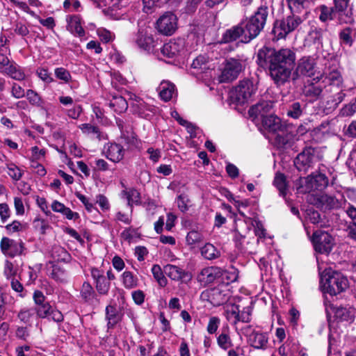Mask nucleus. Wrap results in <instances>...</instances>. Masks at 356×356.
I'll return each instance as SVG.
<instances>
[{
    "label": "nucleus",
    "mask_w": 356,
    "mask_h": 356,
    "mask_svg": "<svg viewBox=\"0 0 356 356\" xmlns=\"http://www.w3.org/2000/svg\"><path fill=\"white\" fill-rule=\"evenodd\" d=\"M295 61V52L288 48L275 51L264 47L257 55L259 65L268 69L270 77L277 86L284 85L289 81Z\"/></svg>",
    "instance_id": "obj_1"
},
{
    "label": "nucleus",
    "mask_w": 356,
    "mask_h": 356,
    "mask_svg": "<svg viewBox=\"0 0 356 356\" xmlns=\"http://www.w3.org/2000/svg\"><path fill=\"white\" fill-rule=\"evenodd\" d=\"M321 282L323 291L332 296L344 291L348 287L346 277L337 271H325L321 275Z\"/></svg>",
    "instance_id": "obj_2"
},
{
    "label": "nucleus",
    "mask_w": 356,
    "mask_h": 356,
    "mask_svg": "<svg viewBox=\"0 0 356 356\" xmlns=\"http://www.w3.org/2000/svg\"><path fill=\"white\" fill-rule=\"evenodd\" d=\"M257 86L250 79H243L230 92L232 103L242 105L247 103L255 93Z\"/></svg>",
    "instance_id": "obj_3"
},
{
    "label": "nucleus",
    "mask_w": 356,
    "mask_h": 356,
    "mask_svg": "<svg viewBox=\"0 0 356 356\" xmlns=\"http://www.w3.org/2000/svg\"><path fill=\"white\" fill-rule=\"evenodd\" d=\"M309 202L321 209L332 210L341 207L345 200L341 194L337 196L323 193L310 196Z\"/></svg>",
    "instance_id": "obj_4"
},
{
    "label": "nucleus",
    "mask_w": 356,
    "mask_h": 356,
    "mask_svg": "<svg viewBox=\"0 0 356 356\" xmlns=\"http://www.w3.org/2000/svg\"><path fill=\"white\" fill-rule=\"evenodd\" d=\"M302 23L300 17L292 15L280 21H276L273 29V33L277 38H284L289 33L296 30Z\"/></svg>",
    "instance_id": "obj_5"
},
{
    "label": "nucleus",
    "mask_w": 356,
    "mask_h": 356,
    "mask_svg": "<svg viewBox=\"0 0 356 356\" xmlns=\"http://www.w3.org/2000/svg\"><path fill=\"white\" fill-rule=\"evenodd\" d=\"M178 28V18L172 12H165L157 19L156 29L163 35L170 36L175 33Z\"/></svg>",
    "instance_id": "obj_6"
},
{
    "label": "nucleus",
    "mask_w": 356,
    "mask_h": 356,
    "mask_svg": "<svg viewBox=\"0 0 356 356\" xmlns=\"http://www.w3.org/2000/svg\"><path fill=\"white\" fill-rule=\"evenodd\" d=\"M229 296V291L223 286L208 289L201 293V298L203 300H207L216 307L226 302Z\"/></svg>",
    "instance_id": "obj_7"
},
{
    "label": "nucleus",
    "mask_w": 356,
    "mask_h": 356,
    "mask_svg": "<svg viewBox=\"0 0 356 356\" xmlns=\"http://www.w3.org/2000/svg\"><path fill=\"white\" fill-rule=\"evenodd\" d=\"M312 242L316 252L329 254L334 245L332 236L325 232L316 231L313 234Z\"/></svg>",
    "instance_id": "obj_8"
},
{
    "label": "nucleus",
    "mask_w": 356,
    "mask_h": 356,
    "mask_svg": "<svg viewBox=\"0 0 356 356\" xmlns=\"http://www.w3.org/2000/svg\"><path fill=\"white\" fill-rule=\"evenodd\" d=\"M243 67L242 63L238 60L234 58L227 60L218 77L219 81L222 83L234 81L238 77Z\"/></svg>",
    "instance_id": "obj_9"
},
{
    "label": "nucleus",
    "mask_w": 356,
    "mask_h": 356,
    "mask_svg": "<svg viewBox=\"0 0 356 356\" xmlns=\"http://www.w3.org/2000/svg\"><path fill=\"white\" fill-rule=\"evenodd\" d=\"M314 149L305 147L294 159V165L300 172H306L312 167L314 159Z\"/></svg>",
    "instance_id": "obj_10"
},
{
    "label": "nucleus",
    "mask_w": 356,
    "mask_h": 356,
    "mask_svg": "<svg viewBox=\"0 0 356 356\" xmlns=\"http://www.w3.org/2000/svg\"><path fill=\"white\" fill-rule=\"evenodd\" d=\"M243 334L248 337L249 344L257 349H264L268 343V338L265 333L252 329L251 325L243 328Z\"/></svg>",
    "instance_id": "obj_11"
},
{
    "label": "nucleus",
    "mask_w": 356,
    "mask_h": 356,
    "mask_svg": "<svg viewBox=\"0 0 356 356\" xmlns=\"http://www.w3.org/2000/svg\"><path fill=\"white\" fill-rule=\"evenodd\" d=\"M34 311L38 318H51L54 321L57 323H60L64 319L63 314L59 310L54 308L49 302L35 307Z\"/></svg>",
    "instance_id": "obj_12"
},
{
    "label": "nucleus",
    "mask_w": 356,
    "mask_h": 356,
    "mask_svg": "<svg viewBox=\"0 0 356 356\" xmlns=\"http://www.w3.org/2000/svg\"><path fill=\"white\" fill-rule=\"evenodd\" d=\"M222 275L221 268L216 266H209L203 268L197 276V281L203 286L213 282L218 277Z\"/></svg>",
    "instance_id": "obj_13"
},
{
    "label": "nucleus",
    "mask_w": 356,
    "mask_h": 356,
    "mask_svg": "<svg viewBox=\"0 0 356 356\" xmlns=\"http://www.w3.org/2000/svg\"><path fill=\"white\" fill-rule=\"evenodd\" d=\"M316 62L315 59L311 56H304L301 58L296 67V74L311 77L315 73Z\"/></svg>",
    "instance_id": "obj_14"
},
{
    "label": "nucleus",
    "mask_w": 356,
    "mask_h": 356,
    "mask_svg": "<svg viewBox=\"0 0 356 356\" xmlns=\"http://www.w3.org/2000/svg\"><path fill=\"white\" fill-rule=\"evenodd\" d=\"M245 34L243 24L240 22L238 24L233 26L225 31L222 36V42L229 43L240 39V41L243 42Z\"/></svg>",
    "instance_id": "obj_15"
},
{
    "label": "nucleus",
    "mask_w": 356,
    "mask_h": 356,
    "mask_svg": "<svg viewBox=\"0 0 356 356\" xmlns=\"http://www.w3.org/2000/svg\"><path fill=\"white\" fill-rule=\"evenodd\" d=\"M184 42L183 40H171L165 43L162 49L161 54L168 58H175L184 50Z\"/></svg>",
    "instance_id": "obj_16"
},
{
    "label": "nucleus",
    "mask_w": 356,
    "mask_h": 356,
    "mask_svg": "<svg viewBox=\"0 0 356 356\" xmlns=\"http://www.w3.org/2000/svg\"><path fill=\"white\" fill-rule=\"evenodd\" d=\"M273 106V103L270 101H262L252 106L248 113L249 115L254 118H261V120L268 115V113L270 111Z\"/></svg>",
    "instance_id": "obj_17"
},
{
    "label": "nucleus",
    "mask_w": 356,
    "mask_h": 356,
    "mask_svg": "<svg viewBox=\"0 0 356 356\" xmlns=\"http://www.w3.org/2000/svg\"><path fill=\"white\" fill-rule=\"evenodd\" d=\"M244 27L245 36L243 43H248L255 38L263 30L259 25L250 18L241 22Z\"/></svg>",
    "instance_id": "obj_18"
},
{
    "label": "nucleus",
    "mask_w": 356,
    "mask_h": 356,
    "mask_svg": "<svg viewBox=\"0 0 356 356\" xmlns=\"http://www.w3.org/2000/svg\"><path fill=\"white\" fill-rule=\"evenodd\" d=\"M106 156L113 162L120 161L124 155V149L122 145L118 143H108L104 147Z\"/></svg>",
    "instance_id": "obj_19"
},
{
    "label": "nucleus",
    "mask_w": 356,
    "mask_h": 356,
    "mask_svg": "<svg viewBox=\"0 0 356 356\" xmlns=\"http://www.w3.org/2000/svg\"><path fill=\"white\" fill-rule=\"evenodd\" d=\"M335 13L340 23L349 24L353 22V13L351 9L348 8V3H335Z\"/></svg>",
    "instance_id": "obj_20"
},
{
    "label": "nucleus",
    "mask_w": 356,
    "mask_h": 356,
    "mask_svg": "<svg viewBox=\"0 0 356 356\" xmlns=\"http://www.w3.org/2000/svg\"><path fill=\"white\" fill-rule=\"evenodd\" d=\"M164 273L168 277L174 281H184L186 278L188 280L191 279V276L188 272L172 264H167L164 266Z\"/></svg>",
    "instance_id": "obj_21"
},
{
    "label": "nucleus",
    "mask_w": 356,
    "mask_h": 356,
    "mask_svg": "<svg viewBox=\"0 0 356 356\" xmlns=\"http://www.w3.org/2000/svg\"><path fill=\"white\" fill-rule=\"evenodd\" d=\"M80 298L84 302L92 305L97 302L96 293L88 282H84L80 289Z\"/></svg>",
    "instance_id": "obj_22"
},
{
    "label": "nucleus",
    "mask_w": 356,
    "mask_h": 356,
    "mask_svg": "<svg viewBox=\"0 0 356 356\" xmlns=\"http://www.w3.org/2000/svg\"><path fill=\"white\" fill-rule=\"evenodd\" d=\"M262 123L266 129L275 134L284 129L280 118L277 116L268 115L263 119Z\"/></svg>",
    "instance_id": "obj_23"
},
{
    "label": "nucleus",
    "mask_w": 356,
    "mask_h": 356,
    "mask_svg": "<svg viewBox=\"0 0 356 356\" xmlns=\"http://www.w3.org/2000/svg\"><path fill=\"white\" fill-rule=\"evenodd\" d=\"M136 42L139 47L147 51L152 50L155 45V41L152 35L140 30L138 31L136 35Z\"/></svg>",
    "instance_id": "obj_24"
},
{
    "label": "nucleus",
    "mask_w": 356,
    "mask_h": 356,
    "mask_svg": "<svg viewBox=\"0 0 356 356\" xmlns=\"http://www.w3.org/2000/svg\"><path fill=\"white\" fill-rule=\"evenodd\" d=\"M323 77H325L331 85L340 86L343 83L341 72L337 67H329L326 68L321 78Z\"/></svg>",
    "instance_id": "obj_25"
},
{
    "label": "nucleus",
    "mask_w": 356,
    "mask_h": 356,
    "mask_svg": "<svg viewBox=\"0 0 356 356\" xmlns=\"http://www.w3.org/2000/svg\"><path fill=\"white\" fill-rule=\"evenodd\" d=\"M1 73L17 81H22L25 79L24 72L14 61H11Z\"/></svg>",
    "instance_id": "obj_26"
},
{
    "label": "nucleus",
    "mask_w": 356,
    "mask_h": 356,
    "mask_svg": "<svg viewBox=\"0 0 356 356\" xmlns=\"http://www.w3.org/2000/svg\"><path fill=\"white\" fill-rule=\"evenodd\" d=\"M158 90L161 99L168 102L175 93V86L169 81H162L159 86Z\"/></svg>",
    "instance_id": "obj_27"
},
{
    "label": "nucleus",
    "mask_w": 356,
    "mask_h": 356,
    "mask_svg": "<svg viewBox=\"0 0 356 356\" xmlns=\"http://www.w3.org/2000/svg\"><path fill=\"white\" fill-rule=\"evenodd\" d=\"M106 319L108 321V328H113L122 319V314L113 305H108L106 307Z\"/></svg>",
    "instance_id": "obj_28"
},
{
    "label": "nucleus",
    "mask_w": 356,
    "mask_h": 356,
    "mask_svg": "<svg viewBox=\"0 0 356 356\" xmlns=\"http://www.w3.org/2000/svg\"><path fill=\"white\" fill-rule=\"evenodd\" d=\"M268 16V7L266 5H262L258 8L257 10L254 13V15L250 18L259 25L262 29L266 23Z\"/></svg>",
    "instance_id": "obj_29"
},
{
    "label": "nucleus",
    "mask_w": 356,
    "mask_h": 356,
    "mask_svg": "<svg viewBox=\"0 0 356 356\" xmlns=\"http://www.w3.org/2000/svg\"><path fill=\"white\" fill-rule=\"evenodd\" d=\"M191 67L197 70V73H206L211 69V64L207 56L200 55L193 60Z\"/></svg>",
    "instance_id": "obj_30"
},
{
    "label": "nucleus",
    "mask_w": 356,
    "mask_h": 356,
    "mask_svg": "<svg viewBox=\"0 0 356 356\" xmlns=\"http://www.w3.org/2000/svg\"><path fill=\"white\" fill-rule=\"evenodd\" d=\"M240 307L235 304H227L225 307L224 314L226 319L231 323L236 325L238 323Z\"/></svg>",
    "instance_id": "obj_31"
},
{
    "label": "nucleus",
    "mask_w": 356,
    "mask_h": 356,
    "mask_svg": "<svg viewBox=\"0 0 356 356\" xmlns=\"http://www.w3.org/2000/svg\"><path fill=\"white\" fill-rule=\"evenodd\" d=\"M309 177H312V184L314 191H322L328 186L329 179L326 175L323 173L313 172Z\"/></svg>",
    "instance_id": "obj_32"
},
{
    "label": "nucleus",
    "mask_w": 356,
    "mask_h": 356,
    "mask_svg": "<svg viewBox=\"0 0 356 356\" xmlns=\"http://www.w3.org/2000/svg\"><path fill=\"white\" fill-rule=\"evenodd\" d=\"M312 177L308 175L305 177H300L297 180V191L299 193H308L314 191L313 187Z\"/></svg>",
    "instance_id": "obj_33"
},
{
    "label": "nucleus",
    "mask_w": 356,
    "mask_h": 356,
    "mask_svg": "<svg viewBox=\"0 0 356 356\" xmlns=\"http://www.w3.org/2000/svg\"><path fill=\"white\" fill-rule=\"evenodd\" d=\"M273 185L279 191L281 196H286L288 191V184L286 182V177L284 174L280 172L276 173L273 180Z\"/></svg>",
    "instance_id": "obj_34"
},
{
    "label": "nucleus",
    "mask_w": 356,
    "mask_h": 356,
    "mask_svg": "<svg viewBox=\"0 0 356 356\" xmlns=\"http://www.w3.org/2000/svg\"><path fill=\"white\" fill-rule=\"evenodd\" d=\"M200 252L202 256L208 260L215 259L220 256V252L210 243H207L202 247Z\"/></svg>",
    "instance_id": "obj_35"
},
{
    "label": "nucleus",
    "mask_w": 356,
    "mask_h": 356,
    "mask_svg": "<svg viewBox=\"0 0 356 356\" xmlns=\"http://www.w3.org/2000/svg\"><path fill=\"white\" fill-rule=\"evenodd\" d=\"M316 10L319 13V19L323 22L332 20L336 16L335 6L330 8L325 5H321L316 8Z\"/></svg>",
    "instance_id": "obj_36"
},
{
    "label": "nucleus",
    "mask_w": 356,
    "mask_h": 356,
    "mask_svg": "<svg viewBox=\"0 0 356 356\" xmlns=\"http://www.w3.org/2000/svg\"><path fill=\"white\" fill-rule=\"evenodd\" d=\"M108 105L111 108H113L115 112L119 113L124 112L128 108V104L126 99L122 96L113 97Z\"/></svg>",
    "instance_id": "obj_37"
},
{
    "label": "nucleus",
    "mask_w": 356,
    "mask_h": 356,
    "mask_svg": "<svg viewBox=\"0 0 356 356\" xmlns=\"http://www.w3.org/2000/svg\"><path fill=\"white\" fill-rule=\"evenodd\" d=\"M82 133L92 138H101V131L98 127L89 123L81 124L79 126Z\"/></svg>",
    "instance_id": "obj_38"
},
{
    "label": "nucleus",
    "mask_w": 356,
    "mask_h": 356,
    "mask_svg": "<svg viewBox=\"0 0 356 356\" xmlns=\"http://www.w3.org/2000/svg\"><path fill=\"white\" fill-rule=\"evenodd\" d=\"M151 271L154 278L157 282L160 287H165L168 284V280L163 275V273H165L164 270H162L159 265L154 264L152 267Z\"/></svg>",
    "instance_id": "obj_39"
},
{
    "label": "nucleus",
    "mask_w": 356,
    "mask_h": 356,
    "mask_svg": "<svg viewBox=\"0 0 356 356\" xmlns=\"http://www.w3.org/2000/svg\"><path fill=\"white\" fill-rule=\"evenodd\" d=\"M122 280L126 289H131L138 286V277L130 271H124L122 275Z\"/></svg>",
    "instance_id": "obj_40"
},
{
    "label": "nucleus",
    "mask_w": 356,
    "mask_h": 356,
    "mask_svg": "<svg viewBox=\"0 0 356 356\" xmlns=\"http://www.w3.org/2000/svg\"><path fill=\"white\" fill-rule=\"evenodd\" d=\"M67 29L71 33L77 34L79 36H83L85 33L79 17L76 16L72 17L68 21Z\"/></svg>",
    "instance_id": "obj_41"
},
{
    "label": "nucleus",
    "mask_w": 356,
    "mask_h": 356,
    "mask_svg": "<svg viewBox=\"0 0 356 356\" xmlns=\"http://www.w3.org/2000/svg\"><path fill=\"white\" fill-rule=\"evenodd\" d=\"M334 316L340 321H350L354 317V310L351 308L340 307L336 309Z\"/></svg>",
    "instance_id": "obj_42"
},
{
    "label": "nucleus",
    "mask_w": 356,
    "mask_h": 356,
    "mask_svg": "<svg viewBox=\"0 0 356 356\" xmlns=\"http://www.w3.org/2000/svg\"><path fill=\"white\" fill-rule=\"evenodd\" d=\"M50 277L56 282H65L67 280V274L64 268L58 265L52 266Z\"/></svg>",
    "instance_id": "obj_43"
},
{
    "label": "nucleus",
    "mask_w": 356,
    "mask_h": 356,
    "mask_svg": "<svg viewBox=\"0 0 356 356\" xmlns=\"http://www.w3.org/2000/svg\"><path fill=\"white\" fill-rule=\"evenodd\" d=\"M346 95L343 90H340L339 92L330 97V99L327 101L326 106L329 109H335L343 101Z\"/></svg>",
    "instance_id": "obj_44"
},
{
    "label": "nucleus",
    "mask_w": 356,
    "mask_h": 356,
    "mask_svg": "<svg viewBox=\"0 0 356 356\" xmlns=\"http://www.w3.org/2000/svg\"><path fill=\"white\" fill-rule=\"evenodd\" d=\"M322 93V88L314 84H310L305 87V94L311 99H316Z\"/></svg>",
    "instance_id": "obj_45"
},
{
    "label": "nucleus",
    "mask_w": 356,
    "mask_h": 356,
    "mask_svg": "<svg viewBox=\"0 0 356 356\" xmlns=\"http://www.w3.org/2000/svg\"><path fill=\"white\" fill-rule=\"evenodd\" d=\"M51 256L57 261H65L69 257L67 252L63 248L58 245L53 247Z\"/></svg>",
    "instance_id": "obj_46"
},
{
    "label": "nucleus",
    "mask_w": 356,
    "mask_h": 356,
    "mask_svg": "<svg viewBox=\"0 0 356 356\" xmlns=\"http://www.w3.org/2000/svg\"><path fill=\"white\" fill-rule=\"evenodd\" d=\"M95 282L96 289L99 294L106 295L108 293L110 282L107 280L106 277L101 278Z\"/></svg>",
    "instance_id": "obj_47"
},
{
    "label": "nucleus",
    "mask_w": 356,
    "mask_h": 356,
    "mask_svg": "<svg viewBox=\"0 0 356 356\" xmlns=\"http://www.w3.org/2000/svg\"><path fill=\"white\" fill-rule=\"evenodd\" d=\"M356 113V96L354 100L344 105L340 111V114L343 117H350Z\"/></svg>",
    "instance_id": "obj_48"
},
{
    "label": "nucleus",
    "mask_w": 356,
    "mask_h": 356,
    "mask_svg": "<svg viewBox=\"0 0 356 356\" xmlns=\"http://www.w3.org/2000/svg\"><path fill=\"white\" fill-rule=\"evenodd\" d=\"M217 343L223 350H227L233 346L232 339L227 333H221L217 338Z\"/></svg>",
    "instance_id": "obj_49"
},
{
    "label": "nucleus",
    "mask_w": 356,
    "mask_h": 356,
    "mask_svg": "<svg viewBox=\"0 0 356 356\" xmlns=\"http://www.w3.org/2000/svg\"><path fill=\"white\" fill-rule=\"evenodd\" d=\"M97 33L101 41L104 43L110 42L115 38V34L104 28L97 29Z\"/></svg>",
    "instance_id": "obj_50"
},
{
    "label": "nucleus",
    "mask_w": 356,
    "mask_h": 356,
    "mask_svg": "<svg viewBox=\"0 0 356 356\" xmlns=\"http://www.w3.org/2000/svg\"><path fill=\"white\" fill-rule=\"evenodd\" d=\"M124 194L129 206L131 207L134 204H138L140 203V195L137 190L131 189L127 192H124Z\"/></svg>",
    "instance_id": "obj_51"
},
{
    "label": "nucleus",
    "mask_w": 356,
    "mask_h": 356,
    "mask_svg": "<svg viewBox=\"0 0 356 356\" xmlns=\"http://www.w3.org/2000/svg\"><path fill=\"white\" fill-rule=\"evenodd\" d=\"M302 113V109L299 102L293 103L287 111V115L294 119H298Z\"/></svg>",
    "instance_id": "obj_52"
},
{
    "label": "nucleus",
    "mask_w": 356,
    "mask_h": 356,
    "mask_svg": "<svg viewBox=\"0 0 356 356\" xmlns=\"http://www.w3.org/2000/svg\"><path fill=\"white\" fill-rule=\"evenodd\" d=\"M8 170V174L14 180L18 181L21 179L23 172L14 163L7 165Z\"/></svg>",
    "instance_id": "obj_53"
},
{
    "label": "nucleus",
    "mask_w": 356,
    "mask_h": 356,
    "mask_svg": "<svg viewBox=\"0 0 356 356\" xmlns=\"http://www.w3.org/2000/svg\"><path fill=\"white\" fill-rule=\"evenodd\" d=\"M190 200L187 195L181 194L177 198V204L181 212H186L189 208Z\"/></svg>",
    "instance_id": "obj_54"
},
{
    "label": "nucleus",
    "mask_w": 356,
    "mask_h": 356,
    "mask_svg": "<svg viewBox=\"0 0 356 356\" xmlns=\"http://www.w3.org/2000/svg\"><path fill=\"white\" fill-rule=\"evenodd\" d=\"M352 32L353 30L350 28L343 29L339 33V38L341 42L351 46L353 42V39L351 35Z\"/></svg>",
    "instance_id": "obj_55"
},
{
    "label": "nucleus",
    "mask_w": 356,
    "mask_h": 356,
    "mask_svg": "<svg viewBox=\"0 0 356 356\" xmlns=\"http://www.w3.org/2000/svg\"><path fill=\"white\" fill-rule=\"evenodd\" d=\"M55 76L60 80L66 83L69 82L71 79V74L68 70L64 67H57L54 70Z\"/></svg>",
    "instance_id": "obj_56"
},
{
    "label": "nucleus",
    "mask_w": 356,
    "mask_h": 356,
    "mask_svg": "<svg viewBox=\"0 0 356 356\" xmlns=\"http://www.w3.org/2000/svg\"><path fill=\"white\" fill-rule=\"evenodd\" d=\"M33 316V311L31 309L29 308L22 309L17 314V317L20 320V321L24 323H29Z\"/></svg>",
    "instance_id": "obj_57"
},
{
    "label": "nucleus",
    "mask_w": 356,
    "mask_h": 356,
    "mask_svg": "<svg viewBox=\"0 0 356 356\" xmlns=\"http://www.w3.org/2000/svg\"><path fill=\"white\" fill-rule=\"evenodd\" d=\"M227 199L232 202L234 205L238 209V212L239 213L243 216H245V214L241 210V207H248L249 205V201L248 200H236L233 195L229 193L227 196Z\"/></svg>",
    "instance_id": "obj_58"
},
{
    "label": "nucleus",
    "mask_w": 356,
    "mask_h": 356,
    "mask_svg": "<svg viewBox=\"0 0 356 356\" xmlns=\"http://www.w3.org/2000/svg\"><path fill=\"white\" fill-rule=\"evenodd\" d=\"M26 97L30 104L35 106H40L41 104V98L39 95L33 90H28L26 92Z\"/></svg>",
    "instance_id": "obj_59"
},
{
    "label": "nucleus",
    "mask_w": 356,
    "mask_h": 356,
    "mask_svg": "<svg viewBox=\"0 0 356 356\" xmlns=\"http://www.w3.org/2000/svg\"><path fill=\"white\" fill-rule=\"evenodd\" d=\"M291 11L300 12L304 8L306 0H286Z\"/></svg>",
    "instance_id": "obj_60"
},
{
    "label": "nucleus",
    "mask_w": 356,
    "mask_h": 356,
    "mask_svg": "<svg viewBox=\"0 0 356 356\" xmlns=\"http://www.w3.org/2000/svg\"><path fill=\"white\" fill-rule=\"evenodd\" d=\"M23 250L24 246L22 243L14 241V243L11 245V248H10V250L8 252L7 255L10 257H14L17 255L21 254L23 252Z\"/></svg>",
    "instance_id": "obj_61"
},
{
    "label": "nucleus",
    "mask_w": 356,
    "mask_h": 356,
    "mask_svg": "<svg viewBox=\"0 0 356 356\" xmlns=\"http://www.w3.org/2000/svg\"><path fill=\"white\" fill-rule=\"evenodd\" d=\"M220 324V319L216 316H213L209 318L208 325H207V332L209 334H213L218 330V327Z\"/></svg>",
    "instance_id": "obj_62"
},
{
    "label": "nucleus",
    "mask_w": 356,
    "mask_h": 356,
    "mask_svg": "<svg viewBox=\"0 0 356 356\" xmlns=\"http://www.w3.org/2000/svg\"><path fill=\"white\" fill-rule=\"evenodd\" d=\"M76 197L84 204L86 210L89 212H92L95 209L92 202H90L88 197L81 194L80 193H76Z\"/></svg>",
    "instance_id": "obj_63"
},
{
    "label": "nucleus",
    "mask_w": 356,
    "mask_h": 356,
    "mask_svg": "<svg viewBox=\"0 0 356 356\" xmlns=\"http://www.w3.org/2000/svg\"><path fill=\"white\" fill-rule=\"evenodd\" d=\"M12 96L16 99H20L25 95L24 90L17 83H13L11 89Z\"/></svg>",
    "instance_id": "obj_64"
}]
</instances>
